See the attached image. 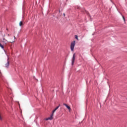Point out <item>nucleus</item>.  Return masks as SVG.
I'll list each match as a JSON object with an SVG mask.
<instances>
[{"instance_id": "obj_4", "label": "nucleus", "mask_w": 127, "mask_h": 127, "mask_svg": "<svg viewBox=\"0 0 127 127\" xmlns=\"http://www.w3.org/2000/svg\"><path fill=\"white\" fill-rule=\"evenodd\" d=\"M63 105L65 106V107H66V108H67V109L68 110L69 112H70V111H71V108L68 105H67L66 104L64 103Z\"/></svg>"}, {"instance_id": "obj_9", "label": "nucleus", "mask_w": 127, "mask_h": 127, "mask_svg": "<svg viewBox=\"0 0 127 127\" xmlns=\"http://www.w3.org/2000/svg\"><path fill=\"white\" fill-rule=\"evenodd\" d=\"M75 39H76L77 40H79V39H78V36L77 35H75L74 36Z\"/></svg>"}, {"instance_id": "obj_12", "label": "nucleus", "mask_w": 127, "mask_h": 127, "mask_svg": "<svg viewBox=\"0 0 127 127\" xmlns=\"http://www.w3.org/2000/svg\"><path fill=\"white\" fill-rule=\"evenodd\" d=\"M14 39H15V36H14Z\"/></svg>"}, {"instance_id": "obj_8", "label": "nucleus", "mask_w": 127, "mask_h": 127, "mask_svg": "<svg viewBox=\"0 0 127 127\" xmlns=\"http://www.w3.org/2000/svg\"><path fill=\"white\" fill-rule=\"evenodd\" d=\"M23 23H22V21H20V22H19V26H22V25H23Z\"/></svg>"}, {"instance_id": "obj_7", "label": "nucleus", "mask_w": 127, "mask_h": 127, "mask_svg": "<svg viewBox=\"0 0 127 127\" xmlns=\"http://www.w3.org/2000/svg\"><path fill=\"white\" fill-rule=\"evenodd\" d=\"M0 47L2 48V49H3L4 47H3V45H2L0 43Z\"/></svg>"}, {"instance_id": "obj_11", "label": "nucleus", "mask_w": 127, "mask_h": 127, "mask_svg": "<svg viewBox=\"0 0 127 127\" xmlns=\"http://www.w3.org/2000/svg\"><path fill=\"white\" fill-rule=\"evenodd\" d=\"M122 17H123V18L124 21H126V18H125V16H123Z\"/></svg>"}, {"instance_id": "obj_2", "label": "nucleus", "mask_w": 127, "mask_h": 127, "mask_svg": "<svg viewBox=\"0 0 127 127\" xmlns=\"http://www.w3.org/2000/svg\"><path fill=\"white\" fill-rule=\"evenodd\" d=\"M76 43V41H73L71 43V45H70V49L71 51H74V48L75 47V44Z\"/></svg>"}, {"instance_id": "obj_5", "label": "nucleus", "mask_w": 127, "mask_h": 127, "mask_svg": "<svg viewBox=\"0 0 127 127\" xmlns=\"http://www.w3.org/2000/svg\"><path fill=\"white\" fill-rule=\"evenodd\" d=\"M9 67V62L7 61V63L5 64V67L8 68Z\"/></svg>"}, {"instance_id": "obj_13", "label": "nucleus", "mask_w": 127, "mask_h": 127, "mask_svg": "<svg viewBox=\"0 0 127 127\" xmlns=\"http://www.w3.org/2000/svg\"><path fill=\"white\" fill-rule=\"evenodd\" d=\"M8 36H9V34H8Z\"/></svg>"}, {"instance_id": "obj_6", "label": "nucleus", "mask_w": 127, "mask_h": 127, "mask_svg": "<svg viewBox=\"0 0 127 127\" xmlns=\"http://www.w3.org/2000/svg\"><path fill=\"white\" fill-rule=\"evenodd\" d=\"M1 41H2V42H3V43H5V44H6V43H7V40L4 38H3V40H2Z\"/></svg>"}, {"instance_id": "obj_3", "label": "nucleus", "mask_w": 127, "mask_h": 127, "mask_svg": "<svg viewBox=\"0 0 127 127\" xmlns=\"http://www.w3.org/2000/svg\"><path fill=\"white\" fill-rule=\"evenodd\" d=\"M76 54H74L73 55V57H72V63H71V65H74V63L75 62V59L76 58V56H75Z\"/></svg>"}, {"instance_id": "obj_14", "label": "nucleus", "mask_w": 127, "mask_h": 127, "mask_svg": "<svg viewBox=\"0 0 127 127\" xmlns=\"http://www.w3.org/2000/svg\"><path fill=\"white\" fill-rule=\"evenodd\" d=\"M64 15H65V14H64Z\"/></svg>"}, {"instance_id": "obj_10", "label": "nucleus", "mask_w": 127, "mask_h": 127, "mask_svg": "<svg viewBox=\"0 0 127 127\" xmlns=\"http://www.w3.org/2000/svg\"><path fill=\"white\" fill-rule=\"evenodd\" d=\"M0 121L2 120V118L1 117V115H0Z\"/></svg>"}, {"instance_id": "obj_1", "label": "nucleus", "mask_w": 127, "mask_h": 127, "mask_svg": "<svg viewBox=\"0 0 127 127\" xmlns=\"http://www.w3.org/2000/svg\"><path fill=\"white\" fill-rule=\"evenodd\" d=\"M60 107V105H59V106H58V107H57L55 110H54L53 111V113L52 114V115H51L50 117H49L48 118L46 119V121H48V120H53V115H54V113H55V112H56V111H57V110H58V109H59V107Z\"/></svg>"}]
</instances>
